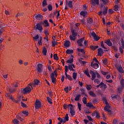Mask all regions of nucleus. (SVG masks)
<instances>
[{
  "mask_svg": "<svg viewBox=\"0 0 124 124\" xmlns=\"http://www.w3.org/2000/svg\"><path fill=\"white\" fill-rule=\"evenodd\" d=\"M78 31H79V28L78 27L76 28V30H74L73 29L71 30L72 35H70L69 37L71 40L75 41L76 40V36L78 34L77 32Z\"/></svg>",
  "mask_w": 124,
  "mask_h": 124,
  "instance_id": "obj_1",
  "label": "nucleus"
},
{
  "mask_svg": "<svg viewBox=\"0 0 124 124\" xmlns=\"http://www.w3.org/2000/svg\"><path fill=\"white\" fill-rule=\"evenodd\" d=\"M73 1L72 0H69V1L66 0V6L64 8L65 10H67L68 9V7H70V8H72L73 7V5L72 4ZM68 6V7H67Z\"/></svg>",
  "mask_w": 124,
  "mask_h": 124,
  "instance_id": "obj_2",
  "label": "nucleus"
},
{
  "mask_svg": "<svg viewBox=\"0 0 124 124\" xmlns=\"http://www.w3.org/2000/svg\"><path fill=\"white\" fill-rule=\"evenodd\" d=\"M31 88L30 86H28L25 88L22 89L21 92L22 93L26 94V93H31Z\"/></svg>",
  "mask_w": 124,
  "mask_h": 124,
  "instance_id": "obj_3",
  "label": "nucleus"
},
{
  "mask_svg": "<svg viewBox=\"0 0 124 124\" xmlns=\"http://www.w3.org/2000/svg\"><path fill=\"white\" fill-rule=\"evenodd\" d=\"M34 29L39 31V32H42L43 31V27H42V24L38 23L35 26Z\"/></svg>",
  "mask_w": 124,
  "mask_h": 124,
  "instance_id": "obj_4",
  "label": "nucleus"
},
{
  "mask_svg": "<svg viewBox=\"0 0 124 124\" xmlns=\"http://www.w3.org/2000/svg\"><path fill=\"white\" fill-rule=\"evenodd\" d=\"M69 106H71L70 113L71 116H75V111H74V109H73V107H74V106H73V105H72L71 104H68V108H69Z\"/></svg>",
  "mask_w": 124,
  "mask_h": 124,
  "instance_id": "obj_5",
  "label": "nucleus"
},
{
  "mask_svg": "<svg viewBox=\"0 0 124 124\" xmlns=\"http://www.w3.org/2000/svg\"><path fill=\"white\" fill-rule=\"evenodd\" d=\"M41 107V102L38 100H36L35 102V108L36 109H39Z\"/></svg>",
  "mask_w": 124,
  "mask_h": 124,
  "instance_id": "obj_6",
  "label": "nucleus"
},
{
  "mask_svg": "<svg viewBox=\"0 0 124 124\" xmlns=\"http://www.w3.org/2000/svg\"><path fill=\"white\" fill-rule=\"evenodd\" d=\"M90 74L92 76L91 80L93 81L96 78V73L92 70H90Z\"/></svg>",
  "mask_w": 124,
  "mask_h": 124,
  "instance_id": "obj_7",
  "label": "nucleus"
},
{
  "mask_svg": "<svg viewBox=\"0 0 124 124\" xmlns=\"http://www.w3.org/2000/svg\"><path fill=\"white\" fill-rule=\"evenodd\" d=\"M43 18V16L41 14L35 15L34 16V19L35 20H42Z\"/></svg>",
  "mask_w": 124,
  "mask_h": 124,
  "instance_id": "obj_8",
  "label": "nucleus"
},
{
  "mask_svg": "<svg viewBox=\"0 0 124 124\" xmlns=\"http://www.w3.org/2000/svg\"><path fill=\"white\" fill-rule=\"evenodd\" d=\"M91 34L92 36H93L95 41H98V40L100 39V37L97 35L96 34H95V33L94 31L92 32Z\"/></svg>",
  "mask_w": 124,
  "mask_h": 124,
  "instance_id": "obj_9",
  "label": "nucleus"
},
{
  "mask_svg": "<svg viewBox=\"0 0 124 124\" xmlns=\"http://www.w3.org/2000/svg\"><path fill=\"white\" fill-rule=\"evenodd\" d=\"M90 3L93 5V6L98 5V4H99V0H91Z\"/></svg>",
  "mask_w": 124,
  "mask_h": 124,
  "instance_id": "obj_10",
  "label": "nucleus"
},
{
  "mask_svg": "<svg viewBox=\"0 0 124 124\" xmlns=\"http://www.w3.org/2000/svg\"><path fill=\"white\" fill-rule=\"evenodd\" d=\"M103 54H104V50H103V49L101 48H99L98 49V52H97L98 56L102 57V56H103Z\"/></svg>",
  "mask_w": 124,
  "mask_h": 124,
  "instance_id": "obj_11",
  "label": "nucleus"
},
{
  "mask_svg": "<svg viewBox=\"0 0 124 124\" xmlns=\"http://www.w3.org/2000/svg\"><path fill=\"white\" fill-rule=\"evenodd\" d=\"M84 39V38H81V39L77 40V43L78 44L79 47L83 46V44H82V42H83Z\"/></svg>",
  "mask_w": 124,
  "mask_h": 124,
  "instance_id": "obj_12",
  "label": "nucleus"
},
{
  "mask_svg": "<svg viewBox=\"0 0 124 124\" xmlns=\"http://www.w3.org/2000/svg\"><path fill=\"white\" fill-rule=\"evenodd\" d=\"M43 67V65L41 63H39L37 65V71L39 73H41L42 72V68Z\"/></svg>",
  "mask_w": 124,
  "mask_h": 124,
  "instance_id": "obj_13",
  "label": "nucleus"
},
{
  "mask_svg": "<svg viewBox=\"0 0 124 124\" xmlns=\"http://www.w3.org/2000/svg\"><path fill=\"white\" fill-rule=\"evenodd\" d=\"M105 43L108 45V46H109V47H111L113 46V44H112V42H111V40L110 39L106 40L104 41Z\"/></svg>",
  "mask_w": 124,
  "mask_h": 124,
  "instance_id": "obj_14",
  "label": "nucleus"
},
{
  "mask_svg": "<svg viewBox=\"0 0 124 124\" xmlns=\"http://www.w3.org/2000/svg\"><path fill=\"white\" fill-rule=\"evenodd\" d=\"M41 24H42V25H43L44 27H45V28H47L49 26V22H48L47 20H45L44 22H42Z\"/></svg>",
  "mask_w": 124,
  "mask_h": 124,
  "instance_id": "obj_15",
  "label": "nucleus"
},
{
  "mask_svg": "<svg viewBox=\"0 0 124 124\" xmlns=\"http://www.w3.org/2000/svg\"><path fill=\"white\" fill-rule=\"evenodd\" d=\"M40 37H41L40 34H37L36 36L33 37V41H38L40 39Z\"/></svg>",
  "mask_w": 124,
  "mask_h": 124,
  "instance_id": "obj_16",
  "label": "nucleus"
},
{
  "mask_svg": "<svg viewBox=\"0 0 124 124\" xmlns=\"http://www.w3.org/2000/svg\"><path fill=\"white\" fill-rule=\"evenodd\" d=\"M116 68L120 73H124V69H123V67L121 65H119L116 67Z\"/></svg>",
  "mask_w": 124,
  "mask_h": 124,
  "instance_id": "obj_17",
  "label": "nucleus"
},
{
  "mask_svg": "<svg viewBox=\"0 0 124 124\" xmlns=\"http://www.w3.org/2000/svg\"><path fill=\"white\" fill-rule=\"evenodd\" d=\"M79 15L83 16V17H86L88 15V12L86 11H82L80 12Z\"/></svg>",
  "mask_w": 124,
  "mask_h": 124,
  "instance_id": "obj_18",
  "label": "nucleus"
},
{
  "mask_svg": "<svg viewBox=\"0 0 124 124\" xmlns=\"http://www.w3.org/2000/svg\"><path fill=\"white\" fill-rule=\"evenodd\" d=\"M100 88H101V89L103 88L104 90H106V88H107V85L104 84V83H103V82H101V83H100Z\"/></svg>",
  "mask_w": 124,
  "mask_h": 124,
  "instance_id": "obj_19",
  "label": "nucleus"
},
{
  "mask_svg": "<svg viewBox=\"0 0 124 124\" xmlns=\"http://www.w3.org/2000/svg\"><path fill=\"white\" fill-rule=\"evenodd\" d=\"M87 21V24H88V26H89L90 25H92V24L93 23V18H92V17L88 18Z\"/></svg>",
  "mask_w": 124,
  "mask_h": 124,
  "instance_id": "obj_20",
  "label": "nucleus"
},
{
  "mask_svg": "<svg viewBox=\"0 0 124 124\" xmlns=\"http://www.w3.org/2000/svg\"><path fill=\"white\" fill-rule=\"evenodd\" d=\"M73 58H74V56L71 55L69 59L66 61L67 63H72L73 62Z\"/></svg>",
  "mask_w": 124,
  "mask_h": 124,
  "instance_id": "obj_21",
  "label": "nucleus"
},
{
  "mask_svg": "<svg viewBox=\"0 0 124 124\" xmlns=\"http://www.w3.org/2000/svg\"><path fill=\"white\" fill-rule=\"evenodd\" d=\"M64 46L67 48V47H69L70 46V41L65 40L64 41Z\"/></svg>",
  "mask_w": 124,
  "mask_h": 124,
  "instance_id": "obj_22",
  "label": "nucleus"
},
{
  "mask_svg": "<svg viewBox=\"0 0 124 124\" xmlns=\"http://www.w3.org/2000/svg\"><path fill=\"white\" fill-rule=\"evenodd\" d=\"M107 11H108V7L104 6L103 8V14L106 15V14H107Z\"/></svg>",
  "mask_w": 124,
  "mask_h": 124,
  "instance_id": "obj_23",
  "label": "nucleus"
},
{
  "mask_svg": "<svg viewBox=\"0 0 124 124\" xmlns=\"http://www.w3.org/2000/svg\"><path fill=\"white\" fill-rule=\"evenodd\" d=\"M79 91L81 92V94L85 95V96H88L87 94L86 93H85V92H86V91H85V89H84V88H80L79 89Z\"/></svg>",
  "mask_w": 124,
  "mask_h": 124,
  "instance_id": "obj_24",
  "label": "nucleus"
},
{
  "mask_svg": "<svg viewBox=\"0 0 124 124\" xmlns=\"http://www.w3.org/2000/svg\"><path fill=\"white\" fill-rule=\"evenodd\" d=\"M65 75L66 76V78L68 79L70 81H72V80H73L72 77H71L69 75H67V73H65Z\"/></svg>",
  "mask_w": 124,
  "mask_h": 124,
  "instance_id": "obj_25",
  "label": "nucleus"
},
{
  "mask_svg": "<svg viewBox=\"0 0 124 124\" xmlns=\"http://www.w3.org/2000/svg\"><path fill=\"white\" fill-rule=\"evenodd\" d=\"M91 66H92V67H93L94 69H97V68H98V67H99V65H98V64H97L96 63H94Z\"/></svg>",
  "mask_w": 124,
  "mask_h": 124,
  "instance_id": "obj_26",
  "label": "nucleus"
},
{
  "mask_svg": "<svg viewBox=\"0 0 124 124\" xmlns=\"http://www.w3.org/2000/svg\"><path fill=\"white\" fill-rule=\"evenodd\" d=\"M66 54L70 55V54H73V53H74V51L72 49H67L66 51Z\"/></svg>",
  "mask_w": 124,
  "mask_h": 124,
  "instance_id": "obj_27",
  "label": "nucleus"
},
{
  "mask_svg": "<svg viewBox=\"0 0 124 124\" xmlns=\"http://www.w3.org/2000/svg\"><path fill=\"white\" fill-rule=\"evenodd\" d=\"M43 53L44 56H46L47 55V49H46V47H45V46H44L43 47Z\"/></svg>",
  "mask_w": 124,
  "mask_h": 124,
  "instance_id": "obj_28",
  "label": "nucleus"
},
{
  "mask_svg": "<svg viewBox=\"0 0 124 124\" xmlns=\"http://www.w3.org/2000/svg\"><path fill=\"white\" fill-rule=\"evenodd\" d=\"M80 97H81V94L76 95V97L75 98V101H79V100H80Z\"/></svg>",
  "mask_w": 124,
  "mask_h": 124,
  "instance_id": "obj_29",
  "label": "nucleus"
},
{
  "mask_svg": "<svg viewBox=\"0 0 124 124\" xmlns=\"http://www.w3.org/2000/svg\"><path fill=\"white\" fill-rule=\"evenodd\" d=\"M98 48V46H90V49H92V50H93V51H94V50H96Z\"/></svg>",
  "mask_w": 124,
  "mask_h": 124,
  "instance_id": "obj_30",
  "label": "nucleus"
},
{
  "mask_svg": "<svg viewBox=\"0 0 124 124\" xmlns=\"http://www.w3.org/2000/svg\"><path fill=\"white\" fill-rule=\"evenodd\" d=\"M84 74L87 75V76H88V77H89L90 78L91 75H90V73H89V71L88 70V69H87L86 70H85L84 71Z\"/></svg>",
  "mask_w": 124,
  "mask_h": 124,
  "instance_id": "obj_31",
  "label": "nucleus"
},
{
  "mask_svg": "<svg viewBox=\"0 0 124 124\" xmlns=\"http://www.w3.org/2000/svg\"><path fill=\"white\" fill-rule=\"evenodd\" d=\"M77 50L78 52H81V53H82V55H85V50H84V48H77Z\"/></svg>",
  "mask_w": 124,
  "mask_h": 124,
  "instance_id": "obj_32",
  "label": "nucleus"
},
{
  "mask_svg": "<svg viewBox=\"0 0 124 124\" xmlns=\"http://www.w3.org/2000/svg\"><path fill=\"white\" fill-rule=\"evenodd\" d=\"M44 43H46V44H47V43H49V40H48V37H44Z\"/></svg>",
  "mask_w": 124,
  "mask_h": 124,
  "instance_id": "obj_33",
  "label": "nucleus"
},
{
  "mask_svg": "<svg viewBox=\"0 0 124 124\" xmlns=\"http://www.w3.org/2000/svg\"><path fill=\"white\" fill-rule=\"evenodd\" d=\"M47 5V0H44L42 2V6H43V7H45Z\"/></svg>",
  "mask_w": 124,
  "mask_h": 124,
  "instance_id": "obj_34",
  "label": "nucleus"
},
{
  "mask_svg": "<svg viewBox=\"0 0 124 124\" xmlns=\"http://www.w3.org/2000/svg\"><path fill=\"white\" fill-rule=\"evenodd\" d=\"M53 59L54 60H56V61H59V56H58V54H54L53 55Z\"/></svg>",
  "mask_w": 124,
  "mask_h": 124,
  "instance_id": "obj_35",
  "label": "nucleus"
},
{
  "mask_svg": "<svg viewBox=\"0 0 124 124\" xmlns=\"http://www.w3.org/2000/svg\"><path fill=\"white\" fill-rule=\"evenodd\" d=\"M46 99H47V102H48V103H49V104H53V102H52V99H51L49 97H47Z\"/></svg>",
  "mask_w": 124,
  "mask_h": 124,
  "instance_id": "obj_36",
  "label": "nucleus"
},
{
  "mask_svg": "<svg viewBox=\"0 0 124 124\" xmlns=\"http://www.w3.org/2000/svg\"><path fill=\"white\" fill-rule=\"evenodd\" d=\"M68 69H69L70 70L72 71H75V70H74V69H73V67H72V65H69L68 66Z\"/></svg>",
  "mask_w": 124,
  "mask_h": 124,
  "instance_id": "obj_37",
  "label": "nucleus"
},
{
  "mask_svg": "<svg viewBox=\"0 0 124 124\" xmlns=\"http://www.w3.org/2000/svg\"><path fill=\"white\" fill-rule=\"evenodd\" d=\"M38 43L39 45H40V46L42 45V37H40V39L38 41Z\"/></svg>",
  "mask_w": 124,
  "mask_h": 124,
  "instance_id": "obj_38",
  "label": "nucleus"
},
{
  "mask_svg": "<svg viewBox=\"0 0 124 124\" xmlns=\"http://www.w3.org/2000/svg\"><path fill=\"white\" fill-rule=\"evenodd\" d=\"M113 9L114 11H118L119 10V5H115L113 7Z\"/></svg>",
  "mask_w": 124,
  "mask_h": 124,
  "instance_id": "obj_39",
  "label": "nucleus"
},
{
  "mask_svg": "<svg viewBox=\"0 0 124 124\" xmlns=\"http://www.w3.org/2000/svg\"><path fill=\"white\" fill-rule=\"evenodd\" d=\"M73 78L74 80H76V78H77V73H73Z\"/></svg>",
  "mask_w": 124,
  "mask_h": 124,
  "instance_id": "obj_40",
  "label": "nucleus"
},
{
  "mask_svg": "<svg viewBox=\"0 0 124 124\" xmlns=\"http://www.w3.org/2000/svg\"><path fill=\"white\" fill-rule=\"evenodd\" d=\"M47 8L49 10V11H52V8L53 7H52V5H51L50 4H49L48 6H47Z\"/></svg>",
  "mask_w": 124,
  "mask_h": 124,
  "instance_id": "obj_41",
  "label": "nucleus"
},
{
  "mask_svg": "<svg viewBox=\"0 0 124 124\" xmlns=\"http://www.w3.org/2000/svg\"><path fill=\"white\" fill-rule=\"evenodd\" d=\"M91 89H92V85H86V89L87 91H91Z\"/></svg>",
  "mask_w": 124,
  "mask_h": 124,
  "instance_id": "obj_42",
  "label": "nucleus"
},
{
  "mask_svg": "<svg viewBox=\"0 0 124 124\" xmlns=\"http://www.w3.org/2000/svg\"><path fill=\"white\" fill-rule=\"evenodd\" d=\"M44 33L46 35V37H48V35H49V31H48L45 30Z\"/></svg>",
  "mask_w": 124,
  "mask_h": 124,
  "instance_id": "obj_43",
  "label": "nucleus"
},
{
  "mask_svg": "<svg viewBox=\"0 0 124 124\" xmlns=\"http://www.w3.org/2000/svg\"><path fill=\"white\" fill-rule=\"evenodd\" d=\"M23 14H24V13H18L16 14V18H18V17H19V16L21 17V16H23Z\"/></svg>",
  "mask_w": 124,
  "mask_h": 124,
  "instance_id": "obj_44",
  "label": "nucleus"
},
{
  "mask_svg": "<svg viewBox=\"0 0 124 124\" xmlns=\"http://www.w3.org/2000/svg\"><path fill=\"white\" fill-rule=\"evenodd\" d=\"M66 121V122H68L69 121V117L68 116V114H66L65 115V118H63Z\"/></svg>",
  "mask_w": 124,
  "mask_h": 124,
  "instance_id": "obj_45",
  "label": "nucleus"
},
{
  "mask_svg": "<svg viewBox=\"0 0 124 124\" xmlns=\"http://www.w3.org/2000/svg\"><path fill=\"white\" fill-rule=\"evenodd\" d=\"M82 102L84 104H87V98L86 97H84L83 98H82Z\"/></svg>",
  "mask_w": 124,
  "mask_h": 124,
  "instance_id": "obj_46",
  "label": "nucleus"
},
{
  "mask_svg": "<svg viewBox=\"0 0 124 124\" xmlns=\"http://www.w3.org/2000/svg\"><path fill=\"white\" fill-rule=\"evenodd\" d=\"M103 4H107L109 2V0H101Z\"/></svg>",
  "mask_w": 124,
  "mask_h": 124,
  "instance_id": "obj_47",
  "label": "nucleus"
},
{
  "mask_svg": "<svg viewBox=\"0 0 124 124\" xmlns=\"http://www.w3.org/2000/svg\"><path fill=\"white\" fill-rule=\"evenodd\" d=\"M78 109L79 111H81V108L82 107V105L81 104H80V103L78 102Z\"/></svg>",
  "mask_w": 124,
  "mask_h": 124,
  "instance_id": "obj_48",
  "label": "nucleus"
},
{
  "mask_svg": "<svg viewBox=\"0 0 124 124\" xmlns=\"http://www.w3.org/2000/svg\"><path fill=\"white\" fill-rule=\"evenodd\" d=\"M86 106L87 107H93V105L92 103H88L86 104Z\"/></svg>",
  "mask_w": 124,
  "mask_h": 124,
  "instance_id": "obj_49",
  "label": "nucleus"
},
{
  "mask_svg": "<svg viewBox=\"0 0 124 124\" xmlns=\"http://www.w3.org/2000/svg\"><path fill=\"white\" fill-rule=\"evenodd\" d=\"M93 104H96V103H98V100H97L96 99H93Z\"/></svg>",
  "mask_w": 124,
  "mask_h": 124,
  "instance_id": "obj_50",
  "label": "nucleus"
},
{
  "mask_svg": "<svg viewBox=\"0 0 124 124\" xmlns=\"http://www.w3.org/2000/svg\"><path fill=\"white\" fill-rule=\"evenodd\" d=\"M96 118H97V119H99L100 118V115L99 114V112L96 111V115H95Z\"/></svg>",
  "mask_w": 124,
  "mask_h": 124,
  "instance_id": "obj_51",
  "label": "nucleus"
},
{
  "mask_svg": "<svg viewBox=\"0 0 124 124\" xmlns=\"http://www.w3.org/2000/svg\"><path fill=\"white\" fill-rule=\"evenodd\" d=\"M89 94L92 96H95V94L93 91H90Z\"/></svg>",
  "mask_w": 124,
  "mask_h": 124,
  "instance_id": "obj_52",
  "label": "nucleus"
},
{
  "mask_svg": "<svg viewBox=\"0 0 124 124\" xmlns=\"http://www.w3.org/2000/svg\"><path fill=\"white\" fill-rule=\"evenodd\" d=\"M121 84L123 87H124V79L122 78L121 81H120Z\"/></svg>",
  "mask_w": 124,
  "mask_h": 124,
  "instance_id": "obj_53",
  "label": "nucleus"
},
{
  "mask_svg": "<svg viewBox=\"0 0 124 124\" xmlns=\"http://www.w3.org/2000/svg\"><path fill=\"white\" fill-rule=\"evenodd\" d=\"M21 104L22 107H23V108H26V107H27V105H26V104L24 103L23 102H21Z\"/></svg>",
  "mask_w": 124,
  "mask_h": 124,
  "instance_id": "obj_54",
  "label": "nucleus"
},
{
  "mask_svg": "<svg viewBox=\"0 0 124 124\" xmlns=\"http://www.w3.org/2000/svg\"><path fill=\"white\" fill-rule=\"evenodd\" d=\"M68 72V66L65 65V73H67Z\"/></svg>",
  "mask_w": 124,
  "mask_h": 124,
  "instance_id": "obj_55",
  "label": "nucleus"
},
{
  "mask_svg": "<svg viewBox=\"0 0 124 124\" xmlns=\"http://www.w3.org/2000/svg\"><path fill=\"white\" fill-rule=\"evenodd\" d=\"M34 82L35 85H36L37 86V85H38V84H39V80L35 79L34 80Z\"/></svg>",
  "mask_w": 124,
  "mask_h": 124,
  "instance_id": "obj_56",
  "label": "nucleus"
},
{
  "mask_svg": "<svg viewBox=\"0 0 124 124\" xmlns=\"http://www.w3.org/2000/svg\"><path fill=\"white\" fill-rule=\"evenodd\" d=\"M111 97L112 99H113V98L114 99H117V95L112 94V95H111Z\"/></svg>",
  "mask_w": 124,
  "mask_h": 124,
  "instance_id": "obj_57",
  "label": "nucleus"
},
{
  "mask_svg": "<svg viewBox=\"0 0 124 124\" xmlns=\"http://www.w3.org/2000/svg\"><path fill=\"white\" fill-rule=\"evenodd\" d=\"M22 113H23L24 115H26V116H28V115H29V112L27 110L23 111Z\"/></svg>",
  "mask_w": 124,
  "mask_h": 124,
  "instance_id": "obj_58",
  "label": "nucleus"
},
{
  "mask_svg": "<svg viewBox=\"0 0 124 124\" xmlns=\"http://www.w3.org/2000/svg\"><path fill=\"white\" fill-rule=\"evenodd\" d=\"M17 119L19 120L21 122H24V121H24V119L20 116H17Z\"/></svg>",
  "mask_w": 124,
  "mask_h": 124,
  "instance_id": "obj_59",
  "label": "nucleus"
},
{
  "mask_svg": "<svg viewBox=\"0 0 124 124\" xmlns=\"http://www.w3.org/2000/svg\"><path fill=\"white\" fill-rule=\"evenodd\" d=\"M101 47L103 48L104 49H107L105 46H104V44H103V42L102 41L101 43Z\"/></svg>",
  "mask_w": 124,
  "mask_h": 124,
  "instance_id": "obj_60",
  "label": "nucleus"
},
{
  "mask_svg": "<svg viewBox=\"0 0 124 124\" xmlns=\"http://www.w3.org/2000/svg\"><path fill=\"white\" fill-rule=\"evenodd\" d=\"M52 80V82L53 84H55V85H56V81H57V79H56V78H51Z\"/></svg>",
  "mask_w": 124,
  "mask_h": 124,
  "instance_id": "obj_61",
  "label": "nucleus"
},
{
  "mask_svg": "<svg viewBox=\"0 0 124 124\" xmlns=\"http://www.w3.org/2000/svg\"><path fill=\"white\" fill-rule=\"evenodd\" d=\"M109 108H110V106L108 105L105 107V111H108L109 109Z\"/></svg>",
  "mask_w": 124,
  "mask_h": 124,
  "instance_id": "obj_62",
  "label": "nucleus"
},
{
  "mask_svg": "<svg viewBox=\"0 0 124 124\" xmlns=\"http://www.w3.org/2000/svg\"><path fill=\"white\" fill-rule=\"evenodd\" d=\"M13 122H14V124H19V121H18V120H17V119L14 120Z\"/></svg>",
  "mask_w": 124,
  "mask_h": 124,
  "instance_id": "obj_63",
  "label": "nucleus"
},
{
  "mask_svg": "<svg viewBox=\"0 0 124 124\" xmlns=\"http://www.w3.org/2000/svg\"><path fill=\"white\" fill-rule=\"evenodd\" d=\"M52 47H55V46H56L57 43L56 42V41H52Z\"/></svg>",
  "mask_w": 124,
  "mask_h": 124,
  "instance_id": "obj_64",
  "label": "nucleus"
}]
</instances>
